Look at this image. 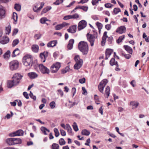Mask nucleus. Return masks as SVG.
Instances as JSON below:
<instances>
[{"instance_id":"f257e3e1","label":"nucleus","mask_w":149,"mask_h":149,"mask_svg":"<svg viewBox=\"0 0 149 149\" xmlns=\"http://www.w3.org/2000/svg\"><path fill=\"white\" fill-rule=\"evenodd\" d=\"M108 82L107 80L104 79L100 82L98 86L100 92L103 94L104 93V96L106 98H108L109 96L110 88L109 86H107L105 88L104 93L103 90Z\"/></svg>"},{"instance_id":"f03ea898","label":"nucleus","mask_w":149,"mask_h":149,"mask_svg":"<svg viewBox=\"0 0 149 149\" xmlns=\"http://www.w3.org/2000/svg\"><path fill=\"white\" fill-rule=\"evenodd\" d=\"M78 47L79 49L83 54H87L88 48L87 42L81 41L79 43Z\"/></svg>"},{"instance_id":"7ed1b4c3","label":"nucleus","mask_w":149,"mask_h":149,"mask_svg":"<svg viewBox=\"0 0 149 149\" xmlns=\"http://www.w3.org/2000/svg\"><path fill=\"white\" fill-rule=\"evenodd\" d=\"M74 59L76 62V64L74 65V69L78 70L81 67L83 63V60L81 59L78 55H76L74 57Z\"/></svg>"},{"instance_id":"20e7f679","label":"nucleus","mask_w":149,"mask_h":149,"mask_svg":"<svg viewBox=\"0 0 149 149\" xmlns=\"http://www.w3.org/2000/svg\"><path fill=\"white\" fill-rule=\"evenodd\" d=\"M61 66V63L57 62L54 63L51 66L50 70L51 72L53 73L56 72Z\"/></svg>"},{"instance_id":"39448f33","label":"nucleus","mask_w":149,"mask_h":149,"mask_svg":"<svg viewBox=\"0 0 149 149\" xmlns=\"http://www.w3.org/2000/svg\"><path fill=\"white\" fill-rule=\"evenodd\" d=\"M86 36L88 40L90 43L91 45L93 46L94 45V43L95 38L97 37V33L95 35L89 34L88 33L87 34Z\"/></svg>"},{"instance_id":"423d86ee","label":"nucleus","mask_w":149,"mask_h":149,"mask_svg":"<svg viewBox=\"0 0 149 149\" xmlns=\"http://www.w3.org/2000/svg\"><path fill=\"white\" fill-rule=\"evenodd\" d=\"M41 72L43 74H49V70L47 67L45 66L42 64H40L38 65Z\"/></svg>"},{"instance_id":"0eeeda50","label":"nucleus","mask_w":149,"mask_h":149,"mask_svg":"<svg viewBox=\"0 0 149 149\" xmlns=\"http://www.w3.org/2000/svg\"><path fill=\"white\" fill-rule=\"evenodd\" d=\"M19 63L16 60L11 61L10 63V68L12 70H16L18 66Z\"/></svg>"},{"instance_id":"6e6552de","label":"nucleus","mask_w":149,"mask_h":149,"mask_svg":"<svg viewBox=\"0 0 149 149\" xmlns=\"http://www.w3.org/2000/svg\"><path fill=\"white\" fill-rule=\"evenodd\" d=\"M86 22L84 20H82L79 23L78 27V30L80 31L83 29L86 26Z\"/></svg>"},{"instance_id":"1a4fd4ad","label":"nucleus","mask_w":149,"mask_h":149,"mask_svg":"<svg viewBox=\"0 0 149 149\" xmlns=\"http://www.w3.org/2000/svg\"><path fill=\"white\" fill-rule=\"evenodd\" d=\"M23 60H25L30 63L32 64L33 63V57L30 54H27L25 55L23 58Z\"/></svg>"},{"instance_id":"9d476101","label":"nucleus","mask_w":149,"mask_h":149,"mask_svg":"<svg viewBox=\"0 0 149 149\" xmlns=\"http://www.w3.org/2000/svg\"><path fill=\"white\" fill-rule=\"evenodd\" d=\"M22 76L20 74L16 73L13 76L12 78L14 79V81H15L16 82L18 81V84Z\"/></svg>"},{"instance_id":"9b49d317","label":"nucleus","mask_w":149,"mask_h":149,"mask_svg":"<svg viewBox=\"0 0 149 149\" xmlns=\"http://www.w3.org/2000/svg\"><path fill=\"white\" fill-rule=\"evenodd\" d=\"M48 52H44L40 54V57L41 58L43 62H45L46 61V58L48 56Z\"/></svg>"},{"instance_id":"f8f14e48","label":"nucleus","mask_w":149,"mask_h":149,"mask_svg":"<svg viewBox=\"0 0 149 149\" xmlns=\"http://www.w3.org/2000/svg\"><path fill=\"white\" fill-rule=\"evenodd\" d=\"M126 31V28L124 26H122L118 27L116 31V32L120 34L125 33Z\"/></svg>"},{"instance_id":"ddd939ff","label":"nucleus","mask_w":149,"mask_h":149,"mask_svg":"<svg viewBox=\"0 0 149 149\" xmlns=\"http://www.w3.org/2000/svg\"><path fill=\"white\" fill-rule=\"evenodd\" d=\"M18 81L16 82L15 81H14V79L12 81H8L7 86L9 88H11L14 86L17 85Z\"/></svg>"},{"instance_id":"4468645a","label":"nucleus","mask_w":149,"mask_h":149,"mask_svg":"<svg viewBox=\"0 0 149 149\" xmlns=\"http://www.w3.org/2000/svg\"><path fill=\"white\" fill-rule=\"evenodd\" d=\"M24 133V132L22 130H19L13 133L12 134V136H23Z\"/></svg>"},{"instance_id":"2eb2a0df","label":"nucleus","mask_w":149,"mask_h":149,"mask_svg":"<svg viewBox=\"0 0 149 149\" xmlns=\"http://www.w3.org/2000/svg\"><path fill=\"white\" fill-rule=\"evenodd\" d=\"M9 41V38L6 36L3 37L0 39V43L3 44H5L8 43Z\"/></svg>"},{"instance_id":"dca6fc26","label":"nucleus","mask_w":149,"mask_h":149,"mask_svg":"<svg viewBox=\"0 0 149 149\" xmlns=\"http://www.w3.org/2000/svg\"><path fill=\"white\" fill-rule=\"evenodd\" d=\"M113 52V51L112 49H106L105 52L106 57L105 58V59L106 60L109 57Z\"/></svg>"},{"instance_id":"f3484780","label":"nucleus","mask_w":149,"mask_h":149,"mask_svg":"<svg viewBox=\"0 0 149 149\" xmlns=\"http://www.w3.org/2000/svg\"><path fill=\"white\" fill-rule=\"evenodd\" d=\"M69 24L64 22L62 24L57 25L55 26V29L56 30H59L65 26L69 25Z\"/></svg>"},{"instance_id":"a211bd4d","label":"nucleus","mask_w":149,"mask_h":149,"mask_svg":"<svg viewBox=\"0 0 149 149\" xmlns=\"http://www.w3.org/2000/svg\"><path fill=\"white\" fill-rule=\"evenodd\" d=\"M77 29V25H73L70 27L69 29H68L67 31L71 33H74L76 32Z\"/></svg>"},{"instance_id":"6ab92c4d","label":"nucleus","mask_w":149,"mask_h":149,"mask_svg":"<svg viewBox=\"0 0 149 149\" xmlns=\"http://www.w3.org/2000/svg\"><path fill=\"white\" fill-rule=\"evenodd\" d=\"M107 33V32L106 31H105L104 32L101 41V45L102 46L104 45L106 39L108 37Z\"/></svg>"},{"instance_id":"aec40b11","label":"nucleus","mask_w":149,"mask_h":149,"mask_svg":"<svg viewBox=\"0 0 149 149\" xmlns=\"http://www.w3.org/2000/svg\"><path fill=\"white\" fill-rule=\"evenodd\" d=\"M57 42L56 40L52 41L47 43V47H54L56 45Z\"/></svg>"},{"instance_id":"412c9836","label":"nucleus","mask_w":149,"mask_h":149,"mask_svg":"<svg viewBox=\"0 0 149 149\" xmlns=\"http://www.w3.org/2000/svg\"><path fill=\"white\" fill-rule=\"evenodd\" d=\"M29 77L31 79H34L38 77V74L35 72H32L28 74Z\"/></svg>"},{"instance_id":"4be33fe9","label":"nucleus","mask_w":149,"mask_h":149,"mask_svg":"<svg viewBox=\"0 0 149 149\" xmlns=\"http://www.w3.org/2000/svg\"><path fill=\"white\" fill-rule=\"evenodd\" d=\"M74 42V40L73 39H71L69 40L67 45V48L68 49L70 50L72 48Z\"/></svg>"},{"instance_id":"5701e85b","label":"nucleus","mask_w":149,"mask_h":149,"mask_svg":"<svg viewBox=\"0 0 149 149\" xmlns=\"http://www.w3.org/2000/svg\"><path fill=\"white\" fill-rule=\"evenodd\" d=\"M44 5V3H42L40 7L38 8L36 6H35L33 8L34 11L36 12H38L40 11L41 9L43 8Z\"/></svg>"},{"instance_id":"b1692460","label":"nucleus","mask_w":149,"mask_h":149,"mask_svg":"<svg viewBox=\"0 0 149 149\" xmlns=\"http://www.w3.org/2000/svg\"><path fill=\"white\" fill-rule=\"evenodd\" d=\"M31 49L34 52L37 53L38 52L39 47L38 45H32L31 47Z\"/></svg>"},{"instance_id":"393cba45","label":"nucleus","mask_w":149,"mask_h":149,"mask_svg":"<svg viewBox=\"0 0 149 149\" xmlns=\"http://www.w3.org/2000/svg\"><path fill=\"white\" fill-rule=\"evenodd\" d=\"M139 103L135 101H131L130 102V104L132 107V109H134L136 108L138 106Z\"/></svg>"},{"instance_id":"a878e982","label":"nucleus","mask_w":149,"mask_h":149,"mask_svg":"<svg viewBox=\"0 0 149 149\" xmlns=\"http://www.w3.org/2000/svg\"><path fill=\"white\" fill-rule=\"evenodd\" d=\"M124 47L125 50L129 53L132 54V49L128 45H124Z\"/></svg>"},{"instance_id":"bb28decb","label":"nucleus","mask_w":149,"mask_h":149,"mask_svg":"<svg viewBox=\"0 0 149 149\" xmlns=\"http://www.w3.org/2000/svg\"><path fill=\"white\" fill-rule=\"evenodd\" d=\"M14 138H10L7 139L6 142L7 143L10 145H14Z\"/></svg>"},{"instance_id":"cd10ccee","label":"nucleus","mask_w":149,"mask_h":149,"mask_svg":"<svg viewBox=\"0 0 149 149\" xmlns=\"http://www.w3.org/2000/svg\"><path fill=\"white\" fill-rule=\"evenodd\" d=\"M20 53L19 49L18 48H16L14 50L13 52L12 57H14L18 55Z\"/></svg>"},{"instance_id":"c85d7f7f","label":"nucleus","mask_w":149,"mask_h":149,"mask_svg":"<svg viewBox=\"0 0 149 149\" xmlns=\"http://www.w3.org/2000/svg\"><path fill=\"white\" fill-rule=\"evenodd\" d=\"M52 8L51 6H47L46 8H44L42 10L41 12V15H42L47 12L48 11L51 10Z\"/></svg>"},{"instance_id":"c756f323","label":"nucleus","mask_w":149,"mask_h":149,"mask_svg":"<svg viewBox=\"0 0 149 149\" xmlns=\"http://www.w3.org/2000/svg\"><path fill=\"white\" fill-rule=\"evenodd\" d=\"M5 13L3 7L0 5V17H2L4 16Z\"/></svg>"},{"instance_id":"7c9ffc66","label":"nucleus","mask_w":149,"mask_h":149,"mask_svg":"<svg viewBox=\"0 0 149 149\" xmlns=\"http://www.w3.org/2000/svg\"><path fill=\"white\" fill-rule=\"evenodd\" d=\"M10 51L8 50L3 55L4 58L5 59H7L9 58L10 56Z\"/></svg>"},{"instance_id":"2f4dec72","label":"nucleus","mask_w":149,"mask_h":149,"mask_svg":"<svg viewBox=\"0 0 149 149\" xmlns=\"http://www.w3.org/2000/svg\"><path fill=\"white\" fill-rule=\"evenodd\" d=\"M14 145L18 144H20L22 143V140L21 139L19 138H14Z\"/></svg>"},{"instance_id":"473e14b6","label":"nucleus","mask_w":149,"mask_h":149,"mask_svg":"<svg viewBox=\"0 0 149 149\" xmlns=\"http://www.w3.org/2000/svg\"><path fill=\"white\" fill-rule=\"evenodd\" d=\"M13 18L14 21H15V22H14V23L15 24H16L18 18L17 15L16 13L15 12L13 13Z\"/></svg>"},{"instance_id":"72a5a7b5","label":"nucleus","mask_w":149,"mask_h":149,"mask_svg":"<svg viewBox=\"0 0 149 149\" xmlns=\"http://www.w3.org/2000/svg\"><path fill=\"white\" fill-rule=\"evenodd\" d=\"M11 26L10 25H8L6 27L5 33L6 34H9L10 32Z\"/></svg>"},{"instance_id":"f704fd0d","label":"nucleus","mask_w":149,"mask_h":149,"mask_svg":"<svg viewBox=\"0 0 149 149\" xmlns=\"http://www.w3.org/2000/svg\"><path fill=\"white\" fill-rule=\"evenodd\" d=\"M81 134L83 135L88 136L90 134V132L86 129H84L82 131Z\"/></svg>"},{"instance_id":"c9c22d12","label":"nucleus","mask_w":149,"mask_h":149,"mask_svg":"<svg viewBox=\"0 0 149 149\" xmlns=\"http://www.w3.org/2000/svg\"><path fill=\"white\" fill-rule=\"evenodd\" d=\"M67 130L68 132L69 133H71L72 132V130L71 127L68 124H66V129Z\"/></svg>"},{"instance_id":"e433bc0d","label":"nucleus","mask_w":149,"mask_h":149,"mask_svg":"<svg viewBox=\"0 0 149 149\" xmlns=\"http://www.w3.org/2000/svg\"><path fill=\"white\" fill-rule=\"evenodd\" d=\"M59 146L58 144L53 143L51 146L52 149H59Z\"/></svg>"},{"instance_id":"4c0bfd02","label":"nucleus","mask_w":149,"mask_h":149,"mask_svg":"<svg viewBox=\"0 0 149 149\" xmlns=\"http://www.w3.org/2000/svg\"><path fill=\"white\" fill-rule=\"evenodd\" d=\"M14 8L17 11H20L21 9V6L18 4H15V5Z\"/></svg>"},{"instance_id":"58836bf2","label":"nucleus","mask_w":149,"mask_h":149,"mask_svg":"<svg viewBox=\"0 0 149 149\" xmlns=\"http://www.w3.org/2000/svg\"><path fill=\"white\" fill-rule=\"evenodd\" d=\"M125 36L124 35H123L120 36L118 39L117 40L116 42L118 43H119L124 38Z\"/></svg>"},{"instance_id":"ea45409f","label":"nucleus","mask_w":149,"mask_h":149,"mask_svg":"<svg viewBox=\"0 0 149 149\" xmlns=\"http://www.w3.org/2000/svg\"><path fill=\"white\" fill-rule=\"evenodd\" d=\"M116 62L115 61V59L114 58H112L111 59L110 61V64L111 66H113L114 65H116Z\"/></svg>"},{"instance_id":"a19ab883","label":"nucleus","mask_w":149,"mask_h":149,"mask_svg":"<svg viewBox=\"0 0 149 149\" xmlns=\"http://www.w3.org/2000/svg\"><path fill=\"white\" fill-rule=\"evenodd\" d=\"M96 24L97 26L99 31H100L102 27V24L99 22H96Z\"/></svg>"},{"instance_id":"79ce46f5","label":"nucleus","mask_w":149,"mask_h":149,"mask_svg":"<svg viewBox=\"0 0 149 149\" xmlns=\"http://www.w3.org/2000/svg\"><path fill=\"white\" fill-rule=\"evenodd\" d=\"M23 63H24V65L26 66H28L29 68H30L32 65V64H30V63L28 62H26L25 60H23Z\"/></svg>"},{"instance_id":"37998d69","label":"nucleus","mask_w":149,"mask_h":149,"mask_svg":"<svg viewBox=\"0 0 149 149\" xmlns=\"http://www.w3.org/2000/svg\"><path fill=\"white\" fill-rule=\"evenodd\" d=\"M48 21L49 20L47 19L46 17H42L40 19V22L42 24H45L46 21Z\"/></svg>"},{"instance_id":"c03bdc74","label":"nucleus","mask_w":149,"mask_h":149,"mask_svg":"<svg viewBox=\"0 0 149 149\" xmlns=\"http://www.w3.org/2000/svg\"><path fill=\"white\" fill-rule=\"evenodd\" d=\"M72 126L74 130L75 131L77 132L78 130L79 129L77 125L75 122L74 123Z\"/></svg>"},{"instance_id":"a18cd8bd","label":"nucleus","mask_w":149,"mask_h":149,"mask_svg":"<svg viewBox=\"0 0 149 149\" xmlns=\"http://www.w3.org/2000/svg\"><path fill=\"white\" fill-rule=\"evenodd\" d=\"M59 143L60 145H63L65 144V141L63 139L61 138L59 140Z\"/></svg>"},{"instance_id":"49530a36","label":"nucleus","mask_w":149,"mask_h":149,"mask_svg":"<svg viewBox=\"0 0 149 149\" xmlns=\"http://www.w3.org/2000/svg\"><path fill=\"white\" fill-rule=\"evenodd\" d=\"M54 130L55 133V136L56 137H58L59 135V133L58 129L57 128H55Z\"/></svg>"},{"instance_id":"de8ad7c7","label":"nucleus","mask_w":149,"mask_h":149,"mask_svg":"<svg viewBox=\"0 0 149 149\" xmlns=\"http://www.w3.org/2000/svg\"><path fill=\"white\" fill-rule=\"evenodd\" d=\"M19 41L18 39H15L14 40L12 43V46L14 47L17 45L19 43Z\"/></svg>"},{"instance_id":"09e8293b","label":"nucleus","mask_w":149,"mask_h":149,"mask_svg":"<svg viewBox=\"0 0 149 149\" xmlns=\"http://www.w3.org/2000/svg\"><path fill=\"white\" fill-rule=\"evenodd\" d=\"M121 11L120 9L119 8H114L113 12L115 14H117L119 12Z\"/></svg>"},{"instance_id":"8fccbe9b","label":"nucleus","mask_w":149,"mask_h":149,"mask_svg":"<svg viewBox=\"0 0 149 149\" xmlns=\"http://www.w3.org/2000/svg\"><path fill=\"white\" fill-rule=\"evenodd\" d=\"M63 0H57L54 3V4L55 5H58L63 2Z\"/></svg>"},{"instance_id":"3c124183","label":"nucleus","mask_w":149,"mask_h":149,"mask_svg":"<svg viewBox=\"0 0 149 149\" xmlns=\"http://www.w3.org/2000/svg\"><path fill=\"white\" fill-rule=\"evenodd\" d=\"M121 55L127 59H129L131 57V56L129 54H126L123 53H122Z\"/></svg>"},{"instance_id":"603ef678","label":"nucleus","mask_w":149,"mask_h":149,"mask_svg":"<svg viewBox=\"0 0 149 149\" xmlns=\"http://www.w3.org/2000/svg\"><path fill=\"white\" fill-rule=\"evenodd\" d=\"M71 19H77L79 17V15L77 13H75V14L71 15Z\"/></svg>"},{"instance_id":"864d4df0","label":"nucleus","mask_w":149,"mask_h":149,"mask_svg":"<svg viewBox=\"0 0 149 149\" xmlns=\"http://www.w3.org/2000/svg\"><path fill=\"white\" fill-rule=\"evenodd\" d=\"M29 95L31 98L33 99L34 100H36V96L33 95L31 91H30V93L29 94Z\"/></svg>"},{"instance_id":"5fc2aeb1","label":"nucleus","mask_w":149,"mask_h":149,"mask_svg":"<svg viewBox=\"0 0 149 149\" xmlns=\"http://www.w3.org/2000/svg\"><path fill=\"white\" fill-rule=\"evenodd\" d=\"M49 105L51 108H54L55 106V102L54 101H52L49 104Z\"/></svg>"},{"instance_id":"6e6d98bb","label":"nucleus","mask_w":149,"mask_h":149,"mask_svg":"<svg viewBox=\"0 0 149 149\" xmlns=\"http://www.w3.org/2000/svg\"><path fill=\"white\" fill-rule=\"evenodd\" d=\"M113 6V5L111 4L110 3H107L105 4L104 5V6L107 8H111Z\"/></svg>"},{"instance_id":"4d7b16f0","label":"nucleus","mask_w":149,"mask_h":149,"mask_svg":"<svg viewBox=\"0 0 149 149\" xmlns=\"http://www.w3.org/2000/svg\"><path fill=\"white\" fill-rule=\"evenodd\" d=\"M41 130L45 134H47V133L46 132V130H47V129L45 127H42L41 128Z\"/></svg>"},{"instance_id":"13d9d810","label":"nucleus","mask_w":149,"mask_h":149,"mask_svg":"<svg viewBox=\"0 0 149 149\" xmlns=\"http://www.w3.org/2000/svg\"><path fill=\"white\" fill-rule=\"evenodd\" d=\"M58 94V95H60L61 97H62L63 95V91L59 89L57 90Z\"/></svg>"},{"instance_id":"bf43d9fd","label":"nucleus","mask_w":149,"mask_h":149,"mask_svg":"<svg viewBox=\"0 0 149 149\" xmlns=\"http://www.w3.org/2000/svg\"><path fill=\"white\" fill-rule=\"evenodd\" d=\"M82 89L83 91L82 94L85 95H86L87 94V92L86 89L85 87H82Z\"/></svg>"},{"instance_id":"052dcab7","label":"nucleus","mask_w":149,"mask_h":149,"mask_svg":"<svg viewBox=\"0 0 149 149\" xmlns=\"http://www.w3.org/2000/svg\"><path fill=\"white\" fill-rule=\"evenodd\" d=\"M70 19H71V15H68L65 16L63 17V19L65 20Z\"/></svg>"},{"instance_id":"680f3d73","label":"nucleus","mask_w":149,"mask_h":149,"mask_svg":"<svg viewBox=\"0 0 149 149\" xmlns=\"http://www.w3.org/2000/svg\"><path fill=\"white\" fill-rule=\"evenodd\" d=\"M60 130L61 132V134L62 136H65L66 135V133L64 130L61 129H60Z\"/></svg>"},{"instance_id":"e2e57ef3","label":"nucleus","mask_w":149,"mask_h":149,"mask_svg":"<svg viewBox=\"0 0 149 149\" xmlns=\"http://www.w3.org/2000/svg\"><path fill=\"white\" fill-rule=\"evenodd\" d=\"M107 38V41L108 42V43L111 44L112 42L113 37L112 36H110Z\"/></svg>"},{"instance_id":"0e129e2a","label":"nucleus","mask_w":149,"mask_h":149,"mask_svg":"<svg viewBox=\"0 0 149 149\" xmlns=\"http://www.w3.org/2000/svg\"><path fill=\"white\" fill-rule=\"evenodd\" d=\"M18 31V30L17 29H15L13 31V35H15L16 34Z\"/></svg>"},{"instance_id":"69168bd1","label":"nucleus","mask_w":149,"mask_h":149,"mask_svg":"<svg viewBox=\"0 0 149 149\" xmlns=\"http://www.w3.org/2000/svg\"><path fill=\"white\" fill-rule=\"evenodd\" d=\"M41 35L40 33L37 34L35 35V38L37 40L39 39L41 37Z\"/></svg>"},{"instance_id":"338daca9","label":"nucleus","mask_w":149,"mask_h":149,"mask_svg":"<svg viewBox=\"0 0 149 149\" xmlns=\"http://www.w3.org/2000/svg\"><path fill=\"white\" fill-rule=\"evenodd\" d=\"M23 95L26 99H28L29 98V95L27 92H23Z\"/></svg>"},{"instance_id":"774afa93","label":"nucleus","mask_w":149,"mask_h":149,"mask_svg":"<svg viewBox=\"0 0 149 149\" xmlns=\"http://www.w3.org/2000/svg\"><path fill=\"white\" fill-rule=\"evenodd\" d=\"M98 3V0H92V3L93 6L95 5Z\"/></svg>"}]
</instances>
